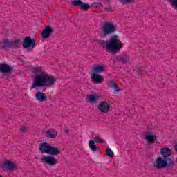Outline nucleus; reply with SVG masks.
Returning <instances> with one entry per match:
<instances>
[{
    "instance_id": "21",
    "label": "nucleus",
    "mask_w": 177,
    "mask_h": 177,
    "mask_svg": "<svg viewBox=\"0 0 177 177\" xmlns=\"http://www.w3.org/2000/svg\"><path fill=\"white\" fill-rule=\"evenodd\" d=\"M53 32V28L50 26H46V28L43 30V32L41 33V38L44 39H46L50 37V34Z\"/></svg>"
},
{
    "instance_id": "25",
    "label": "nucleus",
    "mask_w": 177,
    "mask_h": 177,
    "mask_svg": "<svg viewBox=\"0 0 177 177\" xmlns=\"http://www.w3.org/2000/svg\"><path fill=\"white\" fill-rule=\"evenodd\" d=\"M19 132L21 135H26L28 132V127L22 125L19 127Z\"/></svg>"
},
{
    "instance_id": "33",
    "label": "nucleus",
    "mask_w": 177,
    "mask_h": 177,
    "mask_svg": "<svg viewBox=\"0 0 177 177\" xmlns=\"http://www.w3.org/2000/svg\"><path fill=\"white\" fill-rule=\"evenodd\" d=\"M0 177H2V176H1V175H0Z\"/></svg>"
},
{
    "instance_id": "23",
    "label": "nucleus",
    "mask_w": 177,
    "mask_h": 177,
    "mask_svg": "<svg viewBox=\"0 0 177 177\" xmlns=\"http://www.w3.org/2000/svg\"><path fill=\"white\" fill-rule=\"evenodd\" d=\"M21 42V39H14L11 40V48H14L15 49L17 48H20Z\"/></svg>"
},
{
    "instance_id": "28",
    "label": "nucleus",
    "mask_w": 177,
    "mask_h": 177,
    "mask_svg": "<svg viewBox=\"0 0 177 177\" xmlns=\"http://www.w3.org/2000/svg\"><path fill=\"white\" fill-rule=\"evenodd\" d=\"M170 3L173 6V8L177 10V0H169Z\"/></svg>"
},
{
    "instance_id": "4",
    "label": "nucleus",
    "mask_w": 177,
    "mask_h": 177,
    "mask_svg": "<svg viewBox=\"0 0 177 177\" xmlns=\"http://www.w3.org/2000/svg\"><path fill=\"white\" fill-rule=\"evenodd\" d=\"M153 165L156 169H163V168L172 169L175 167V160H171L163 156H159L156 158Z\"/></svg>"
},
{
    "instance_id": "24",
    "label": "nucleus",
    "mask_w": 177,
    "mask_h": 177,
    "mask_svg": "<svg viewBox=\"0 0 177 177\" xmlns=\"http://www.w3.org/2000/svg\"><path fill=\"white\" fill-rule=\"evenodd\" d=\"M2 46L4 49L12 48V41L9 39H3L2 41Z\"/></svg>"
},
{
    "instance_id": "32",
    "label": "nucleus",
    "mask_w": 177,
    "mask_h": 177,
    "mask_svg": "<svg viewBox=\"0 0 177 177\" xmlns=\"http://www.w3.org/2000/svg\"><path fill=\"white\" fill-rule=\"evenodd\" d=\"M70 132V131H68V129L65 130V133H68Z\"/></svg>"
},
{
    "instance_id": "11",
    "label": "nucleus",
    "mask_w": 177,
    "mask_h": 177,
    "mask_svg": "<svg viewBox=\"0 0 177 177\" xmlns=\"http://www.w3.org/2000/svg\"><path fill=\"white\" fill-rule=\"evenodd\" d=\"M160 156H162V157L165 158H167V160H170L171 161H175V159L174 158V156H172V149L168 147H162L160 149Z\"/></svg>"
},
{
    "instance_id": "12",
    "label": "nucleus",
    "mask_w": 177,
    "mask_h": 177,
    "mask_svg": "<svg viewBox=\"0 0 177 177\" xmlns=\"http://www.w3.org/2000/svg\"><path fill=\"white\" fill-rule=\"evenodd\" d=\"M129 55L123 53L122 55H116L113 57V62L115 63H122L125 64L127 63H129Z\"/></svg>"
},
{
    "instance_id": "10",
    "label": "nucleus",
    "mask_w": 177,
    "mask_h": 177,
    "mask_svg": "<svg viewBox=\"0 0 177 177\" xmlns=\"http://www.w3.org/2000/svg\"><path fill=\"white\" fill-rule=\"evenodd\" d=\"M95 143H106V141L101 138L99 136H95L94 140H90L88 141V147H90L92 151H96V150L99 149V147L95 145Z\"/></svg>"
},
{
    "instance_id": "14",
    "label": "nucleus",
    "mask_w": 177,
    "mask_h": 177,
    "mask_svg": "<svg viewBox=\"0 0 177 177\" xmlns=\"http://www.w3.org/2000/svg\"><path fill=\"white\" fill-rule=\"evenodd\" d=\"M143 139H145L147 143H154V141L158 140V137L156 134L146 131L142 136Z\"/></svg>"
},
{
    "instance_id": "19",
    "label": "nucleus",
    "mask_w": 177,
    "mask_h": 177,
    "mask_svg": "<svg viewBox=\"0 0 177 177\" xmlns=\"http://www.w3.org/2000/svg\"><path fill=\"white\" fill-rule=\"evenodd\" d=\"M106 71V66L102 65H94L91 68V73L93 74H100Z\"/></svg>"
},
{
    "instance_id": "7",
    "label": "nucleus",
    "mask_w": 177,
    "mask_h": 177,
    "mask_svg": "<svg viewBox=\"0 0 177 177\" xmlns=\"http://www.w3.org/2000/svg\"><path fill=\"white\" fill-rule=\"evenodd\" d=\"M1 169L4 171V172H14V171L17 169V165L16 162L8 160L1 165Z\"/></svg>"
},
{
    "instance_id": "1",
    "label": "nucleus",
    "mask_w": 177,
    "mask_h": 177,
    "mask_svg": "<svg viewBox=\"0 0 177 177\" xmlns=\"http://www.w3.org/2000/svg\"><path fill=\"white\" fill-rule=\"evenodd\" d=\"M33 74L36 75L33 78V82L30 89H37V88H52L55 86L57 79L55 76L48 74V72L44 71L41 67H35L32 70Z\"/></svg>"
},
{
    "instance_id": "17",
    "label": "nucleus",
    "mask_w": 177,
    "mask_h": 177,
    "mask_svg": "<svg viewBox=\"0 0 177 177\" xmlns=\"http://www.w3.org/2000/svg\"><path fill=\"white\" fill-rule=\"evenodd\" d=\"M13 71V68L10 67L9 65L3 63L0 64V73L3 74H10Z\"/></svg>"
},
{
    "instance_id": "22",
    "label": "nucleus",
    "mask_w": 177,
    "mask_h": 177,
    "mask_svg": "<svg viewBox=\"0 0 177 177\" xmlns=\"http://www.w3.org/2000/svg\"><path fill=\"white\" fill-rule=\"evenodd\" d=\"M46 138H49L50 139H55L56 136H57V131L54 129H48L46 131Z\"/></svg>"
},
{
    "instance_id": "5",
    "label": "nucleus",
    "mask_w": 177,
    "mask_h": 177,
    "mask_svg": "<svg viewBox=\"0 0 177 177\" xmlns=\"http://www.w3.org/2000/svg\"><path fill=\"white\" fill-rule=\"evenodd\" d=\"M100 37L104 39L117 31V26L111 22H105L100 27Z\"/></svg>"
},
{
    "instance_id": "30",
    "label": "nucleus",
    "mask_w": 177,
    "mask_h": 177,
    "mask_svg": "<svg viewBox=\"0 0 177 177\" xmlns=\"http://www.w3.org/2000/svg\"><path fill=\"white\" fill-rule=\"evenodd\" d=\"M136 72L138 73V74H142L143 73V70L142 68H138L136 70Z\"/></svg>"
},
{
    "instance_id": "8",
    "label": "nucleus",
    "mask_w": 177,
    "mask_h": 177,
    "mask_svg": "<svg viewBox=\"0 0 177 177\" xmlns=\"http://www.w3.org/2000/svg\"><path fill=\"white\" fill-rule=\"evenodd\" d=\"M24 49H27L28 52H31L35 46V39L30 37H26L22 41Z\"/></svg>"
},
{
    "instance_id": "15",
    "label": "nucleus",
    "mask_w": 177,
    "mask_h": 177,
    "mask_svg": "<svg viewBox=\"0 0 177 177\" xmlns=\"http://www.w3.org/2000/svg\"><path fill=\"white\" fill-rule=\"evenodd\" d=\"M91 80L93 84H102L104 81V77L100 74L93 73Z\"/></svg>"
},
{
    "instance_id": "9",
    "label": "nucleus",
    "mask_w": 177,
    "mask_h": 177,
    "mask_svg": "<svg viewBox=\"0 0 177 177\" xmlns=\"http://www.w3.org/2000/svg\"><path fill=\"white\" fill-rule=\"evenodd\" d=\"M53 156H44L41 159V162L45 164V165H48V167H55L58 162L57 159Z\"/></svg>"
},
{
    "instance_id": "29",
    "label": "nucleus",
    "mask_w": 177,
    "mask_h": 177,
    "mask_svg": "<svg viewBox=\"0 0 177 177\" xmlns=\"http://www.w3.org/2000/svg\"><path fill=\"white\" fill-rule=\"evenodd\" d=\"M100 6H102V4L100 3L94 2L91 4V8L92 7V8H100Z\"/></svg>"
},
{
    "instance_id": "3",
    "label": "nucleus",
    "mask_w": 177,
    "mask_h": 177,
    "mask_svg": "<svg viewBox=\"0 0 177 177\" xmlns=\"http://www.w3.org/2000/svg\"><path fill=\"white\" fill-rule=\"evenodd\" d=\"M39 150L42 154H50V156H60L62 154L60 147L58 146H52L48 142L40 144Z\"/></svg>"
},
{
    "instance_id": "13",
    "label": "nucleus",
    "mask_w": 177,
    "mask_h": 177,
    "mask_svg": "<svg viewBox=\"0 0 177 177\" xmlns=\"http://www.w3.org/2000/svg\"><path fill=\"white\" fill-rule=\"evenodd\" d=\"M72 6H79L81 10H86V9H91V5L88 3H84L81 0H73L71 1Z\"/></svg>"
},
{
    "instance_id": "31",
    "label": "nucleus",
    "mask_w": 177,
    "mask_h": 177,
    "mask_svg": "<svg viewBox=\"0 0 177 177\" xmlns=\"http://www.w3.org/2000/svg\"><path fill=\"white\" fill-rule=\"evenodd\" d=\"M104 10H106V12H113V10H111L110 8H104Z\"/></svg>"
},
{
    "instance_id": "20",
    "label": "nucleus",
    "mask_w": 177,
    "mask_h": 177,
    "mask_svg": "<svg viewBox=\"0 0 177 177\" xmlns=\"http://www.w3.org/2000/svg\"><path fill=\"white\" fill-rule=\"evenodd\" d=\"M109 89H113L114 93H120L122 91V88H118V85L114 81H109L107 83Z\"/></svg>"
},
{
    "instance_id": "18",
    "label": "nucleus",
    "mask_w": 177,
    "mask_h": 177,
    "mask_svg": "<svg viewBox=\"0 0 177 177\" xmlns=\"http://www.w3.org/2000/svg\"><path fill=\"white\" fill-rule=\"evenodd\" d=\"M35 97L36 100L40 103H44V102H46V100H48V96H46V94H45L44 92L37 91L35 93Z\"/></svg>"
},
{
    "instance_id": "26",
    "label": "nucleus",
    "mask_w": 177,
    "mask_h": 177,
    "mask_svg": "<svg viewBox=\"0 0 177 177\" xmlns=\"http://www.w3.org/2000/svg\"><path fill=\"white\" fill-rule=\"evenodd\" d=\"M118 2L122 5H131V3H135V0H118Z\"/></svg>"
},
{
    "instance_id": "16",
    "label": "nucleus",
    "mask_w": 177,
    "mask_h": 177,
    "mask_svg": "<svg viewBox=\"0 0 177 177\" xmlns=\"http://www.w3.org/2000/svg\"><path fill=\"white\" fill-rule=\"evenodd\" d=\"M99 99H100V95L97 94L88 95L86 98L88 103H90V104H96Z\"/></svg>"
},
{
    "instance_id": "2",
    "label": "nucleus",
    "mask_w": 177,
    "mask_h": 177,
    "mask_svg": "<svg viewBox=\"0 0 177 177\" xmlns=\"http://www.w3.org/2000/svg\"><path fill=\"white\" fill-rule=\"evenodd\" d=\"M97 44L106 52L115 55L124 48V44L120 40L118 35H112L109 40L99 39Z\"/></svg>"
},
{
    "instance_id": "6",
    "label": "nucleus",
    "mask_w": 177,
    "mask_h": 177,
    "mask_svg": "<svg viewBox=\"0 0 177 177\" xmlns=\"http://www.w3.org/2000/svg\"><path fill=\"white\" fill-rule=\"evenodd\" d=\"M111 109V106L110 102L106 100L100 101L97 105V110L100 114H109L110 113V110Z\"/></svg>"
},
{
    "instance_id": "27",
    "label": "nucleus",
    "mask_w": 177,
    "mask_h": 177,
    "mask_svg": "<svg viewBox=\"0 0 177 177\" xmlns=\"http://www.w3.org/2000/svg\"><path fill=\"white\" fill-rule=\"evenodd\" d=\"M106 153L108 157H110L111 158H113V157H114V153L113 152V151H111V149L110 148L106 149Z\"/></svg>"
}]
</instances>
